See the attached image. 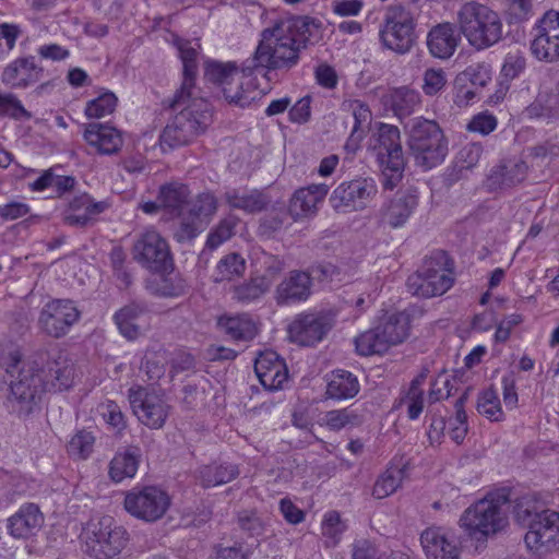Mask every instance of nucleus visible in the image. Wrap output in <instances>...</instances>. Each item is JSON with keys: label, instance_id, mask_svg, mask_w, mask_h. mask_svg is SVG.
Listing matches in <instances>:
<instances>
[{"label": "nucleus", "instance_id": "obj_1", "mask_svg": "<svg viewBox=\"0 0 559 559\" xmlns=\"http://www.w3.org/2000/svg\"><path fill=\"white\" fill-rule=\"evenodd\" d=\"M323 24L307 15H290L264 28L251 58L242 63L241 72L222 87L225 99L245 108L255 98L248 79L255 71H289L298 66L302 51L323 38Z\"/></svg>", "mask_w": 559, "mask_h": 559}, {"label": "nucleus", "instance_id": "obj_2", "mask_svg": "<svg viewBox=\"0 0 559 559\" xmlns=\"http://www.w3.org/2000/svg\"><path fill=\"white\" fill-rule=\"evenodd\" d=\"M73 379V365L58 348L40 352L27 364L19 350L0 357V380L10 386L7 405L19 416L32 413L43 392L67 390Z\"/></svg>", "mask_w": 559, "mask_h": 559}, {"label": "nucleus", "instance_id": "obj_3", "mask_svg": "<svg viewBox=\"0 0 559 559\" xmlns=\"http://www.w3.org/2000/svg\"><path fill=\"white\" fill-rule=\"evenodd\" d=\"M168 107L179 112L165 126L159 144L165 152L191 144L205 132L212 121L210 104L198 95L190 93L188 99L175 103V95L168 100Z\"/></svg>", "mask_w": 559, "mask_h": 559}, {"label": "nucleus", "instance_id": "obj_4", "mask_svg": "<svg viewBox=\"0 0 559 559\" xmlns=\"http://www.w3.org/2000/svg\"><path fill=\"white\" fill-rule=\"evenodd\" d=\"M510 496V489L501 488L467 508L460 523L468 536L484 543L503 531L509 524Z\"/></svg>", "mask_w": 559, "mask_h": 559}, {"label": "nucleus", "instance_id": "obj_5", "mask_svg": "<svg viewBox=\"0 0 559 559\" xmlns=\"http://www.w3.org/2000/svg\"><path fill=\"white\" fill-rule=\"evenodd\" d=\"M407 147L415 165L430 170L442 164L449 152V142L435 120L415 117L405 124Z\"/></svg>", "mask_w": 559, "mask_h": 559}, {"label": "nucleus", "instance_id": "obj_6", "mask_svg": "<svg viewBox=\"0 0 559 559\" xmlns=\"http://www.w3.org/2000/svg\"><path fill=\"white\" fill-rule=\"evenodd\" d=\"M369 146L381 169L383 188L392 190L401 181L406 165L400 129L379 122L370 136Z\"/></svg>", "mask_w": 559, "mask_h": 559}, {"label": "nucleus", "instance_id": "obj_7", "mask_svg": "<svg viewBox=\"0 0 559 559\" xmlns=\"http://www.w3.org/2000/svg\"><path fill=\"white\" fill-rule=\"evenodd\" d=\"M461 33L477 50L486 49L502 38V22L497 12L477 2H466L457 12Z\"/></svg>", "mask_w": 559, "mask_h": 559}, {"label": "nucleus", "instance_id": "obj_8", "mask_svg": "<svg viewBox=\"0 0 559 559\" xmlns=\"http://www.w3.org/2000/svg\"><path fill=\"white\" fill-rule=\"evenodd\" d=\"M453 261L445 251H433L420 269L408 276L406 286L412 295L431 298L447 293L453 285Z\"/></svg>", "mask_w": 559, "mask_h": 559}, {"label": "nucleus", "instance_id": "obj_9", "mask_svg": "<svg viewBox=\"0 0 559 559\" xmlns=\"http://www.w3.org/2000/svg\"><path fill=\"white\" fill-rule=\"evenodd\" d=\"M415 26L414 17L408 10L402 5H392L388 9L380 28V39L385 48L405 53L415 43Z\"/></svg>", "mask_w": 559, "mask_h": 559}, {"label": "nucleus", "instance_id": "obj_10", "mask_svg": "<svg viewBox=\"0 0 559 559\" xmlns=\"http://www.w3.org/2000/svg\"><path fill=\"white\" fill-rule=\"evenodd\" d=\"M378 194V186L370 177H358L340 183L331 193L332 209L342 214L364 211Z\"/></svg>", "mask_w": 559, "mask_h": 559}, {"label": "nucleus", "instance_id": "obj_11", "mask_svg": "<svg viewBox=\"0 0 559 559\" xmlns=\"http://www.w3.org/2000/svg\"><path fill=\"white\" fill-rule=\"evenodd\" d=\"M123 504L132 516L145 522H155L168 510L170 497L157 486L134 487L126 493Z\"/></svg>", "mask_w": 559, "mask_h": 559}, {"label": "nucleus", "instance_id": "obj_12", "mask_svg": "<svg viewBox=\"0 0 559 559\" xmlns=\"http://www.w3.org/2000/svg\"><path fill=\"white\" fill-rule=\"evenodd\" d=\"M126 542V530L116 525L111 516H103L90 525L86 552L95 559H110L122 550Z\"/></svg>", "mask_w": 559, "mask_h": 559}, {"label": "nucleus", "instance_id": "obj_13", "mask_svg": "<svg viewBox=\"0 0 559 559\" xmlns=\"http://www.w3.org/2000/svg\"><path fill=\"white\" fill-rule=\"evenodd\" d=\"M132 253L136 262L152 272L173 271L174 261L168 243L155 230L141 234L133 245Z\"/></svg>", "mask_w": 559, "mask_h": 559}, {"label": "nucleus", "instance_id": "obj_14", "mask_svg": "<svg viewBox=\"0 0 559 559\" xmlns=\"http://www.w3.org/2000/svg\"><path fill=\"white\" fill-rule=\"evenodd\" d=\"M81 312L70 299H52L40 310L38 328L43 333L61 338L80 320Z\"/></svg>", "mask_w": 559, "mask_h": 559}, {"label": "nucleus", "instance_id": "obj_15", "mask_svg": "<svg viewBox=\"0 0 559 559\" xmlns=\"http://www.w3.org/2000/svg\"><path fill=\"white\" fill-rule=\"evenodd\" d=\"M128 397L138 419L151 429H159L168 417L169 405L166 401L147 388H130Z\"/></svg>", "mask_w": 559, "mask_h": 559}, {"label": "nucleus", "instance_id": "obj_16", "mask_svg": "<svg viewBox=\"0 0 559 559\" xmlns=\"http://www.w3.org/2000/svg\"><path fill=\"white\" fill-rule=\"evenodd\" d=\"M333 319L323 312L298 313L287 328L290 342L300 346H314L333 328Z\"/></svg>", "mask_w": 559, "mask_h": 559}, {"label": "nucleus", "instance_id": "obj_17", "mask_svg": "<svg viewBox=\"0 0 559 559\" xmlns=\"http://www.w3.org/2000/svg\"><path fill=\"white\" fill-rule=\"evenodd\" d=\"M526 546L539 555L549 552L559 545V513L545 510L527 525Z\"/></svg>", "mask_w": 559, "mask_h": 559}, {"label": "nucleus", "instance_id": "obj_18", "mask_svg": "<svg viewBox=\"0 0 559 559\" xmlns=\"http://www.w3.org/2000/svg\"><path fill=\"white\" fill-rule=\"evenodd\" d=\"M312 278L307 271L293 270L282 280L275 289L278 306H290L306 301L312 294Z\"/></svg>", "mask_w": 559, "mask_h": 559}, {"label": "nucleus", "instance_id": "obj_19", "mask_svg": "<svg viewBox=\"0 0 559 559\" xmlns=\"http://www.w3.org/2000/svg\"><path fill=\"white\" fill-rule=\"evenodd\" d=\"M44 73L34 56L19 57L3 69L1 82L11 88H27L43 80Z\"/></svg>", "mask_w": 559, "mask_h": 559}, {"label": "nucleus", "instance_id": "obj_20", "mask_svg": "<svg viewBox=\"0 0 559 559\" xmlns=\"http://www.w3.org/2000/svg\"><path fill=\"white\" fill-rule=\"evenodd\" d=\"M254 371L264 389L280 390L287 381L288 370L284 360L274 350H265L254 360Z\"/></svg>", "mask_w": 559, "mask_h": 559}, {"label": "nucleus", "instance_id": "obj_21", "mask_svg": "<svg viewBox=\"0 0 559 559\" xmlns=\"http://www.w3.org/2000/svg\"><path fill=\"white\" fill-rule=\"evenodd\" d=\"M44 522V516L34 503H25L7 520V531L15 539H27L34 536Z\"/></svg>", "mask_w": 559, "mask_h": 559}, {"label": "nucleus", "instance_id": "obj_22", "mask_svg": "<svg viewBox=\"0 0 559 559\" xmlns=\"http://www.w3.org/2000/svg\"><path fill=\"white\" fill-rule=\"evenodd\" d=\"M175 46L183 64V79L180 87L175 92V103H181L182 99L189 98L190 93H199L195 86L198 49L192 47L191 41L182 38H176Z\"/></svg>", "mask_w": 559, "mask_h": 559}, {"label": "nucleus", "instance_id": "obj_23", "mask_svg": "<svg viewBox=\"0 0 559 559\" xmlns=\"http://www.w3.org/2000/svg\"><path fill=\"white\" fill-rule=\"evenodd\" d=\"M87 144L102 155H112L120 151L123 140L120 131L109 124L88 123L83 133Z\"/></svg>", "mask_w": 559, "mask_h": 559}, {"label": "nucleus", "instance_id": "obj_24", "mask_svg": "<svg viewBox=\"0 0 559 559\" xmlns=\"http://www.w3.org/2000/svg\"><path fill=\"white\" fill-rule=\"evenodd\" d=\"M418 205V198L411 191L399 192L380 210L381 222L392 228L403 226Z\"/></svg>", "mask_w": 559, "mask_h": 559}, {"label": "nucleus", "instance_id": "obj_25", "mask_svg": "<svg viewBox=\"0 0 559 559\" xmlns=\"http://www.w3.org/2000/svg\"><path fill=\"white\" fill-rule=\"evenodd\" d=\"M460 39V33L454 24L440 23L429 31L427 46L433 57L448 59L456 50Z\"/></svg>", "mask_w": 559, "mask_h": 559}, {"label": "nucleus", "instance_id": "obj_26", "mask_svg": "<svg viewBox=\"0 0 559 559\" xmlns=\"http://www.w3.org/2000/svg\"><path fill=\"white\" fill-rule=\"evenodd\" d=\"M420 544L427 559H459L456 546L448 540L440 527L425 530L420 535Z\"/></svg>", "mask_w": 559, "mask_h": 559}, {"label": "nucleus", "instance_id": "obj_27", "mask_svg": "<svg viewBox=\"0 0 559 559\" xmlns=\"http://www.w3.org/2000/svg\"><path fill=\"white\" fill-rule=\"evenodd\" d=\"M328 191L329 187L324 183L310 185L297 190L290 200L289 213L294 217L313 213L318 203L328 194Z\"/></svg>", "mask_w": 559, "mask_h": 559}, {"label": "nucleus", "instance_id": "obj_28", "mask_svg": "<svg viewBox=\"0 0 559 559\" xmlns=\"http://www.w3.org/2000/svg\"><path fill=\"white\" fill-rule=\"evenodd\" d=\"M105 202H94L86 193L74 197L64 214V222L71 226H85L94 215L105 211Z\"/></svg>", "mask_w": 559, "mask_h": 559}, {"label": "nucleus", "instance_id": "obj_29", "mask_svg": "<svg viewBox=\"0 0 559 559\" xmlns=\"http://www.w3.org/2000/svg\"><path fill=\"white\" fill-rule=\"evenodd\" d=\"M526 174L524 163L508 162L495 166L487 176L486 185L489 191L511 188L520 183Z\"/></svg>", "mask_w": 559, "mask_h": 559}, {"label": "nucleus", "instance_id": "obj_30", "mask_svg": "<svg viewBox=\"0 0 559 559\" xmlns=\"http://www.w3.org/2000/svg\"><path fill=\"white\" fill-rule=\"evenodd\" d=\"M225 200L230 207L249 214L262 212L271 202V199L264 192L257 189H230L225 192Z\"/></svg>", "mask_w": 559, "mask_h": 559}, {"label": "nucleus", "instance_id": "obj_31", "mask_svg": "<svg viewBox=\"0 0 559 559\" xmlns=\"http://www.w3.org/2000/svg\"><path fill=\"white\" fill-rule=\"evenodd\" d=\"M359 390V381L350 371L337 369L328 377L325 394L329 399L336 401L353 399L358 394Z\"/></svg>", "mask_w": 559, "mask_h": 559}, {"label": "nucleus", "instance_id": "obj_32", "mask_svg": "<svg viewBox=\"0 0 559 559\" xmlns=\"http://www.w3.org/2000/svg\"><path fill=\"white\" fill-rule=\"evenodd\" d=\"M141 450L138 447H128L118 451L109 463V476L115 483L132 478L139 467Z\"/></svg>", "mask_w": 559, "mask_h": 559}, {"label": "nucleus", "instance_id": "obj_33", "mask_svg": "<svg viewBox=\"0 0 559 559\" xmlns=\"http://www.w3.org/2000/svg\"><path fill=\"white\" fill-rule=\"evenodd\" d=\"M218 325L226 335L236 342H249L258 334L257 323L248 314L221 318Z\"/></svg>", "mask_w": 559, "mask_h": 559}, {"label": "nucleus", "instance_id": "obj_34", "mask_svg": "<svg viewBox=\"0 0 559 559\" xmlns=\"http://www.w3.org/2000/svg\"><path fill=\"white\" fill-rule=\"evenodd\" d=\"M349 109L352 110L354 126L345 144V148L349 152H355L371 122V111L367 105L359 100H353L349 104Z\"/></svg>", "mask_w": 559, "mask_h": 559}, {"label": "nucleus", "instance_id": "obj_35", "mask_svg": "<svg viewBox=\"0 0 559 559\" xmlns=\"http://www.w3.org/2000/svg\"><path fill=\"white\" fill-rule=\"evenodd\" d=\"M377 329L389 349L407 337L409 330L408 316L402 312L393 313L384 322L380 323Z\"/></svg>", "mask_w": 559, "mask_h": 559}, {"label": "nucleus", "instance_id": "obj_36", "mask_svg": "<svg viewBox=\"0 0 559 559\" xmlns=\"http://www.w3.org/2000/svg\"><path fill=\"white\" fill-rule=\"evenodd\" d=\"M428 370L424 369L417 374L409 384L407 391L401 396L400 404L406 405L407 417L416 420L424 409V390L423 384L427 379Z\"/></svg>", "mask_w": 559, "mask_h": 559}, {"label": "nucleus", "instance_id": "obj_37", "mask_svg": "<svg viewBox=\"0 0 559 559\" xmlns=\"http://www.w3.org/2000/svg\"><path fill=\"white\" fill-rule=\"evenodd\" d=\"M190 190L188 186L179 182L163 185L159 189L158 201L170 214L180 215L187 204Z\"/></svg>", "mask_w": 559, "mask_h": 559}, {"label": "nucleus", "instance_id": "obj_38", "mask_svg": "<svg viewBox=\"0 0 559 559\" xmlns=\"http://www.w3.org/2000/svg\"><path fill=\"white\" fill-rule=\"evenodd\" d=\"M238 475V467L230 463H212L199 469V478L203 487H215L227 484Z\"/></svg>", "mask_w": 559, "mask_h": 559}, {"label": "nucleus", "instance_id": "obj_39", "mask_svg": "<svg viewBox=\"0 0 559 559\" xmlns=\"http://www.w3.org/2000/svg\"><path fill=\"white\" fill-rule=\"evenodd\" d=\"M146 311L143 304L132 302L115 313V322L120 333L128 340H135L140 335V328L135 320Z\"/></svg>", "mask_w": 559, "mask_h": 559}, {"label": "nucleus", "instance_id": "obj_40", "mask_svg": "<svg viewBox=\"0 0 559 559\" xmlns=\"http://www.w3.org/2000/svg\"><path fill=\"white\" fill-rule=\"evenodd\" d=\"M364 416L357 409L345 407L325 412L321 417V424L332 431L360 426Z\"/></svg>", "mask_w": 559, "mask_h": 559}, {"label": "nucleus", "instance_id": "obj_41", "mask_svg": "<svg viewBox=\"0 0 559 559\" xmlns=\"http://www.w3.org/2000/svg\"><path fill=\"white\" fill-rule=\"evenodd\" d=\"M513 502L514 519L525 527L546 510L543 502L530 493L516 498Z\"/></svg>", "mask_w": 559, "mask_h": 559}, {"label": "nucleus", "instance_id": "obj_42", "mask_svg": "<svg viewBox=\"0 0 559 559\" xmlns=\"http://www.w3.org/2000/svg\"><path fill=\"white\" fill-rule=\"evenodd\" d=\"M420 103V95L414 90L401 87L393 91L390 95V105L399 119L411 116L415 107Z\"/></svg>", "mask_w": 559, "mask_h": 559}, {"label": "nucleus", "instance_id": "obj_43", "mask_svg": "<svg viewBox=\"0 0 559 559\" xmlns=\"http://www.w3.org/2000/svg\"><path fill=\"white\" fill-rule=\"evenodd\" d=\"M491 75L490 64L486 62L472 63L455 76L453 85L462 86L471 83L473 87H485L491 81Z\"/></svg>", "mask_w": 559, "mask_h": 559}, {"label": "nucleus", "instance_id": "obj_44", "mask_svg": "<svg viewBox=\"0 0 559 559\" xmlns=\"http://www.w3.org/2000/svg\"><path fill=\"white\" fill-rule=\"evenodd\" d=\"M404 477L403 468L399 466H391L382 473L372 489V496L376 499H383L394 493L401 486Z\"/></svg>", "mask_w": 559, "mask_h": 559}, {"label": "nucleus", "instance_id": "obj_45", "mask_svg": "<svg viewBox=\"0 0 559 559\" xmlns=\"http://www.w3.org/2000/svg\"><path fill=\"white\" fill-rule=\"evenodd\" d=\"M238 68L235 62H221L210 60L204 64V79L223 87L235 76H238Z\"/></svg>", "mask_w": 559, "mask_h": 559}, {"label": "nucleus", "instance_id": "obj_46", "mask_svg": "<svg viewBox=\"0 0 559 559\" xmlns=\"http://www.w3.org/2000/svg\"><path fill=\"white\" fill-rule=\"evenodd\" d=\"M270 288V282L263 277H254L235 287L234 297L241 302H251L263 296Z\"/></svg>", "mask_w": 559, "mask_h": 559}, {"label": "nucleus", "instance_id": "obj_47", "mask_svg": "<svg viewBox=\"0 0 559 559\" xmlns=\"http://www.w3.org/2000/svg\"><path fill=\"white\" fill-rule=\"evenodd\" d=\"M356 350L361 356L383 354L388 350L377 326L361 333L355 338Z\"/></svg>", "mask_w": 559, "mask_h": 559}, {"label": "nucleus", "instance_id": "obj_48", "mask_svg": "<svg viewBox=\"0 0 559 559\" xmlns=\"http://www.w3.org/2000/svg\"><path fill=\"white\" fill-rule=\"evenodd\" d=\"M477 411L480 415L492 421L503 419V412L497 392L488 388L478 395Z\"/></svg>", "mask_w": 559, "mask_h": 559}, {"label": "nucleus", "instance_id": "obj_49", "mask_svg": "<svg viewBox=\"0 0 559 559\" xmlns=\"http://www.w3.org/2000/svg\"><path fill=\"white\" fill-rule=\"evenodd\" d=\"M532 53L538 59L546 62H555L559 60V39H551L537 33L531 44Z\"/></svg>", "mask_w": 559, "mask_h": 559}, {"label": "nucleus", "instance_id": "obj_50", "mask_svg": "<svg viewBox=\"0 0 559 559\" xmlns=\"http://www.w3.org/2000/svg\"><path fill=\"white\" fill-rule=\"evenodd\" d=\"M95 437L86 430H79L68 442L67 451L70 456L86 460L93 452Z\"/></svg>", "mask_w": 559, "mask_h": 559}, {"label": "nucleus", "instance_id": "obj_51", "mask_svg": "<svg viewBox=\"0 0 559 559\" xmlns=\"http://www.w3.org/2000/svg\"><path fill=\"white\" fill-rule=\"evenodd\" d=\"M160 274L155 294L163 297H179L186 293L187 284L179 275L173 274L171 271Z\"/></svg>", "mask_w": 559, "mask_h": 559}, {"label": "nucleus", "instance_id": "obj_52", "mask_svg": "<svg viewBox=\"0 0 559 559\" xmlns=\"http://www.w3.org/2000/svg\"><path fill=\"white\" fill-rule=\"evenodd\" d=\"M217 211V199L211 192H202L197 195L190 205V216L197 217L200 221H206L212 217Z\"/></svg>", "mask_w": 559, "mask_h": 559}, {"label": "nucleus", "instance_id": "obj_53", "mask_svg": "<svg viewBox=\"0 0 559 559\" xmlns=\"http://www.w3.org/2000/svg\"><path fill=\"white\" fill-rule=\"evenodd\" d=\"M118 98L112 92H106L86 104L85 115L88 118H103L115 110Z\"/></svg>", "mask_w": 559, "mask_h": 559}, {"label": "nucleus", "instance_id": "obj_54", "mask_svg": "<svg viewBox=\"0 0 559 559\" xmlns=\"http://www.w3.org/2000/svg\"><path fill=\"white\" fill-rule=\"evenodd\" d=\"M0 117H9L14 120H28L32 118L21 100L12 93H0Z\"/></svg>", "mask_w": 559, "mask_h": 559}, {"label": "nucleus", "instance_id": "obj_55", "mask_svg": "<svg viewBox=\"0 0 559 559\" xmlns=\"http://www.w3.org/2000/svg\"><path fill=\"white\" fill-rule=\"evenodd\" d=\"M246 270L245 259L237 252H231L219 260L217 264V281L230 280L235 275H241Z\"/></svg>", "mask_w": 559, "mask_h": 559}, {"label": "nucleus", "instance_id": "obj_56", "mask_svg": "<svg viewBox=\"0 0 559 559\" xmlns=\"http://www.w3.org/2000/svg\"><path fill=\"white\" fill-rule=\"evenodd\" d=\"M237 522L240 530L249 537H260L265 532L266 522L255 511L239 512Z\"/></svg>", "mask_w": 559, "mask_h": 559}, {"label": "nucleus", "instance_id": "obj_57", "mask_svg": "<svg viewBox=\"0 0 559 559\" xmlns=\"http://www.w3.org/2000/svg\"><path fill=\"white\" fill-rule=\"evenodd\" d=\"M506 13L510 23H522L534 15L533 0H504Z\"/></svg>", "mask_w": 559, "mask_h": 559}, {"label": "nucleus", "instance_id": "obj_58", "mask_svg": "<svg viewBox=\"0 0 559 559\" xmlns=\"http://www.w3.org/2000/svg\"><path fill=\"white\" fill-rule=\"evenodd\" d=\"M526 67V59L520 50L509 51L504 58L501 75L503 80L510 83L518 78Z\"/></svg>", "mask_w": 559, "mask_h": 559}, {"label": "nucleus", "instance_id": "obj_59", "mask_svg": "<svg viewBox=\"0 0 559 559\" xmlns=\"http://www.w3.org/2000/svg\"><path fill=\"white\" fill-rule=\"evenodd\" d=\"M483 146L480 143H467L456 154V166L462 169H471L476 166L483 154Z\"/></svg>", "mask_w": 559, "mask_h": 559}, {"label": "nucleus", "instance_id": "obj_60", "mask_svg": "<svg viewBox=\"0 0 559 559\" xmlns=\"http://www.w3.org/2000/svg\"><path fill=\"white\" fill-rule=\"evenodd\" d=\"M202 221L197 217L190 216L183 217L177 229L174 233V237L178 242L190 241L197 237L202 227Z\"/></svg>", "mask_w": 559, "mask_h": 559}, {"label": "nucleus", "instance_id": "obj_61", "mask_svg": "<svg viewBox=\"0 0 559 559\" xmlns=\"http://www.w3.org/2000/svg\"><path fill=\"white\" fill-rule=\"evenodd\" d=\"M447 74L442 69H427L424 73L423 90L426 95L438 94L447 84Z\"/></svg>", "mask_w": 559, "mask_h": 559}, {"label": "nucleus", "instance_id": "obj_62", "mask_svg": "<svg viewBox=\"0 0 559 559\" xmlns=\"http://www.w3.org/2000/svg\"><path fill=\"white\" fill-rule=\"evenodd\" d=\"M537 33L559 39V12L550 10L544 14L536 27Z\"/></svg>", "mask_w": 559, "mask_h": 559}, {"label": "nucleus", "instance_id": "obj_63", "mask_svg": "<svg viewBox=\"0 0 559 559\" xmlns=\"http://www.w3.org/2000/svg\"><path fill=\"white\" fill-rule=\"evenodd\" d=\"M345 526L341 521V516L336 511H331L325 514L322 523V534L326 537L334 539L336 543L340 535L344 532Z\"/></svg>", "mask_w": 559, "mask_h": 559}, {"label": "nucleus", "instance_id": "obj_64", "mask_svg": "<svg viewBox=\"0 0 559 559\" xmlns=\"http://www.w3.org/2000/svg\"><path fill=\"white\" fill-rule=\"evenodd\" d=\"M497 127V119L492 115L478 114L473 117L468 122L467 129L472 132H478L483 135H487L492 132Z\"/></svg>", "mask_w": 559, "mask_h": 559}]
</instances>
